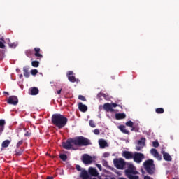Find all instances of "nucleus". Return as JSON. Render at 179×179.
<instances>
[{
    "mask_svg": "<svg viewBox=\"0 0 179 179\" xmlns=\"http://www.w3.org/2000/svg\"><path fill=\"white\" fill-rule=\"evenodd\" d=\"M113 164L116 169L123 170L124 167H125V165L127 164V162H125V160H124L122 158L115 159L113 160Z\"/></svg>",
    "mask_w": 179,
    "mask_h": 179,
    "instance_id": "20e7f679",
    "label": "nucleus"
},
{
    "mask_svg": "<svg viewBox=\"0 0 179 179\" xmlns=\"http://www.w3.org/2000/svg\"><path fill=\"white\" fill-rule=\"evenodd\" d=\"M52 124L59 129H61L68 124V118L61 114H53L52 116Z\"/></svg>",
    "mask_w": 179,
    "mask_h": 179,
    "instance_id": "f03ea898",
    "label": "nucleus"
},
{
    "mask_svg": "<svg viewBox=\"0 0 179 179\" xmlns=\"http://www.w3.org/2000/svg\"><path fill=\"white\" fill-rule=\"evenodd\" d=\"M5 94H7V96H9V92H4Z\"/></svg>",
    "mask_w": 179,
    "mask_h": 179,
    "instance_id": "5fc2aeb1",
    "label": "nucleus"
},
{
    "mask_svg": "<svg viewBox=\"0 0 179 179\" xmlns=\"http://www.w3.org/2000/svg\"><path fill=\"white\" fill-rule=\"evenodd\" d=\"M47 179H54V177H52V176H48Z\"/></svg>",
    "mask_w": 179,
    "mask_h": 179,
    "instance_id": "3c124183",
    "label": "nucleus"
},
{
    "mask_svg": "<svg viewBox=\"0 0 179 179\" xmlns=\"http://www.w3.org/2000/svg\"><path fill=\"white\" fill-rule=\"evenodd\" d=\"M5 39L3 38H0V48H5Z\"/></svg>",
    "mask_w": 179,
    "mask_h": 179,
    "instance_id": "bb28decb",
    "label": "nucleus"
},
{
    "mask_svg": "<svg viewBox=\"0 0 179 179\" xmlns=\"http://www.w3.org/2000/svg\"><path fill=\"white\" fill-rule=\"evenodd\" d=\"M16 155L17 156H22V155H23V150L21 149L20 150H16Z\"/></svg>",
    "mask_w": 179,
    "mask_h": 179,
    "instance_id": "2f4dec72",
    "label": "nucleus"
},
{
    "mask_svg": "<svg viewBox=\"0 0 179 179\" xmlns=\"http://www.w3.org/2000/svg\"><path fill=\"white\" fill-rule=\"evenodd\" d=\"M24 76L25 78H30V73H29V66L23 67Z\"/></svg>",
    "mask_w": 179,
    "mask_h": 179,
    "instance_id": "412c9836",
    "label": "nucleus"
},
{
    "mask_svg": "<svg viewBox=\"0 0 179 179\" xmlns=\"http://www.w3.org/2000/svg\"><path fill=\"white\" fill-rule=\"evenodd\" d=\"M103 110H105V111H107V113H109V111L110 113H113L114 111V109L111 108V103H106L103 104Z\"/></svg>",
    "mask_w": 179,
    "mask_h": 179,
    "instance_id": "ddd939ff",
    "label": "nucleus"
},
{
    "mask_svg": "<svg viewBox=\"0 0 179 179\" xmlns=\"http://www.w3.org/2000/svg\"><path fill=\"white\" fill-rule=\"evenodd\" d=\"M155 113H157V114H163V113H164V109H163V108H157L155 110Z\"/></svg>",
    "mask_w": 179,
    "mask_h": 179,
    "instance_id": "c85d7f7f",
    "label": "nucleus"
},
{
    "mask_svg": "<svg viewBox=\"0 0 179 179\" xmlns=\"http://www.w3.org/2000/svg\"><path fill=\"white\" fill-rule=\"evenodd\" d=\"M122 156H123V157L127 159V160H131V159L134 158V153H132L129 151H124L122 152Z\"/></svg>",
    "mask_w": 179,
    "mask_h": 179,
    "instance_id": "1a4fd4ad",
    "label": "nucleus"
},
{
    "mask_svg": "<svg viewBox=\"0 0 179 179\" xmlns=\"http://www.w3.org/2000/svg\"><path fill=\"white\" fill-rule=\"evenodd\" d=\"M150 178H151L150 176H148L144 177V179H150Z\"/></svg>",
    "mask_w": 179,
    "mask_h": 179,
    "instance_id": "8fccbe9b",
    "label": "nucleus"
},
{
    "mask_svg": "<svg viewBox=\"0 0 179 179\" xmlns=\"http://www.w3.org/2000/svg\"><path fill=\"white\" fill-rule=\"evenodd\" d=\"M161 153L163 155L164 160L166 162H171L173 160V158H171L170 154L166 152L165 151H162Z\"/></svg>",
    "mask_w": 179,
    "mask_h": 179,
    "instance_id": "f8f14e48",
    "label": "nucleus"
},
{
    "mask_svg": "<svg viewBox=\"0 0 179 179\" xmlns=\"http://www.w3.org/2000/svg\"><path fill=\"white\" fill-rule=\"evenodd\" d=\"M150 153L152 155V156H154V157L157 159V160H162V155H159V152H157V150L155 148L151 149Z\"/></svg>",
    "mask_w": 179,
    "mask_h": 179,
    "instance_id": "9d476101",
    "label": "nucleus"
},
{
    "mask_svg": "<svg viewBox=\"0 0 179 179\" xmlns=\"http://www.w3.org/2000/svg\"><path fill=\"white\" fill-rule=\"evenodd\" d=\"M127 117V115L125 113H116L115 118L116 120H124Z\"/></svg>",
    "mask_w": 179,
    "mask_h": 179,
    "instance_id": "aec40b11",
    "label": "nucleus"
},
{
    "mask_svg": "<svg viewBox=\"0 0 179 179\" xmlns=\"http://www.w3.org/2000/svg\"><path fill=\"white\" fill-rule=\"evenodd\" d=\"M6 124V122L3 119L0 120V134H2L3 132V130L5 129V125Z\"/></svg>",
    "mask_w": 179,
    "mask_h": 179,
    "instance_id": "a211bd4d",
    "label": "nucleus"
},
{
    "mask_svg": "<svg viewBox=\"0 0 179 179\" xmlns=\"http://www.w3.org/2000/svg\"><path fill=\"white\" fill-rule=\"evenodd\" d=\"M34 55L37 58V59H41L43 58V55H41V49L40 48H34Z\"/></svg>",
    "mask_w": 179,
    "mask_h": 179,
    "instance_id": "9b49d317",
    "label": "nucleus"
},
{
    "mask_svg": "<svg viewBox=\"0 0 179 179\" xmlns=\"http://www.w3.org/2000/svg\"><path fill=\"white\" fill-rule=\"evenodd\" d=\"M145 170L150 176L155 174V161L153 159H148L143 163Z\"/></svg>",
    "mask_w": 179,
    "mask_h": 179,
    "instance_id": "7ed1b4c3",
    "label": "nucleus"
},
{
    "mask_svg": "<svg viewBox=\"0 0 179 179\" xmlns=\"http://www.w3.org/2000/svg\"><path fill=\"white\" fill-rule=\"evenodd\" d=\"M78 99H79V100H81L82 101H86V98L83 95H79Z\"/></svg>",
    "mask_w": 179,
    "mask_h": 179,
    "instance_id": "c9c22d12",
    "label": "nucleus"
},
{
    "mask_svg": "<svg viewBox=\"0 0 179 179\" xmlns=\"http://www.w3.org/2000/svg\"><path fill=\"white\" fill-rule=\"evenodd\" d=\"M126 126L127 127H130V128H132V127H134V122L132 121H128L127 122H126Z\"/></svg>",
    "mask_w": 179,
    "mask_h": 179,
    "instance_id": "7c9ffc66",
    "label": "nucleus"
},
{
    "mask_svg": "<svg viewBox=\"0 0 179 179\" xmlns=\"http://www.w3.org/2000/svg\"><path fill=\"white\" fill-rule=\"evenodd\" d=\"M105 179H116L114 176H108Z\"/></svg>",
    "mask_w": 179,
    "mask_h": 179,
    "instance_id": "09e8293b",
    "label": "nucleus"
},
{
    "mask_svg": "<svg viewBox=\"0 0 179 179\" xmlns=\"http://www.w3.org/2000/svg\"><path fill=\"white\" fill-rule=\"evenodd\" d=\"M17 103H19V99L16 96H10L7 100V103L12 106H17Z\"/></svg>",
    "mask_w": 179,
    "mask_h": 179,
    "instance_id": "6e6552de",
    "label": "nucleus"
},
{
    "mask_svg": "<svg viewBox=\"0 0 179 179\" xmlns=\"http://www.w3.org/2000/svg\"><path fill=\"white\" fill-rule=\"evenodd\" d=\"M31 65L34 68H38L40 65V62L38 61H32L31 62Z\"/></svg>",
    "mask_w": 179,
    "mask_h": 179,
    "instance_id": "a878e982",
    "label": "nucleus"
},
{
    "mask_svg": "<svg viewBox=\"0 0 179 179\" xmlns=\"http://www.w3.org/2000/svg\"><path fill=\"white\" fill-rule=\"evenodd\" d=\"M90 126L92 128H96V124H94V122L93 120H90Z\"/></svg>",
    "mask_w": 179,
    "mask_h": 179,
    "instance_id": "f704fd0d",
    "label": "nucleus"
},
{
    "mask_svg": "<svg viewBox=\"0 0 179 179\" xmlns=\"http://www.w3.org/2000/svg\"><path fill=\"white\" fill-rule=\"evenodd\" d=\"M126 176L129 179H139V176L134 175L132 173Z\"/></svg>",
    "mask_w": 179,
    "mask_h": 179,
    "instance_id": "393cba45",
    "label": "nucleus"
},
{
    "mask_svg": "<svg viewBox=\"0 0 179 179\" xmlns=\"http://www.w3.org/2000/svg\"><path fill=\"white\" fill-rule=\"evenodd\" d=\"M22 145H23V140H20V141H18L16 146H17V148H20V146H22Z\"/></svg>",
    "mask_w": 179,
    "mask_h": 179,
    "instance_id": "4c0bfd02",
    "label": "nucleus"
},
{
    "mask_svg": "<svg viewBox=\"0 0 179 179\" xmlns=\"http://www.w3.org/2000/svg\"><path fill=\"white\" fill-rule=\"evenodd\" d=\"M89 173L92 177H97V176H99V172L97 171V169H96V168H93V167L89 168Z\"/></svg>",
    "mask_w": 179,
    "mask_h": 179,
    "instance_id": "4468645a",
    "label": "nucleus"
},
{
    "mask_svg": "<svg viewBox=\"0 0 179 179\" xmlns=\"http://www.w3.org/2000/svg\"><path fill=\"white\" fill-rule=\"evenodd\" d=\"M5 58V53L3 52H0V61H2Z\"/></svg>",
    "mask_w": 179,
    "mask_h": 179,
    "instance_id": "e433bc0d",
    "label": "nucleus"
},
{
    "mask_svg": "<svg viewBox=\"0 0 179 179\" xmlns=\"http://www.w3.org/2000/svg\"><path fill=\"white\" fill-rule=\"evenodd\" d=\"M23 78V74L20 75V78L22 79Z\"/></svg>",
    "mask_w": 179,
    "mask_h": 179,
    "instance_id": "864d4df0",
    "label": "nucleus"
},
{
    "mask_svg": "<svg viewBox=\"0 0 179 179\" xmlns=\"http://www.w3.org/2000/svg\"><path fill=\"white\" fill-rule=\"evenodd\" d=\"M72 75H73V71H70L66 73L67 78H69V76H73Z\"/></svg>",
    "mask_w": 179,
    "mask_h": 179,
    "instance_id": "ea45409f",
    "label": "nucleus"
},
{
    "mask_svg": "<svg viewBox=\"0 0 179 179\" xmlns=\"http://www.w3.org/2000/svg\"><path fill=\"white\" fill-rule=\"evenodd\" d=\"M31 73L34 76L36 73H38V71L37 69H32L31 70Z\"/></svg>",
    "mask_w": 179,
    "mask_h": 179,
    "instance_id": "72a5a7b5",
    "label": "nucleus"
},
{
    "mask_svg": "<svg viewBox=\"0 0 179 179\" xmlns=\"http://www.w3.org/2000/svg\"><path fill=\"white\" fill-rule=\"evenodd\" d=\"M143 159H145V155H143V153L134 152L133 155V160L135 162V163H137V164H141Z\"/></svg>",
    "mask_w": 179,
    "mask_h": 179,
    "instance_id": "423d86ee",
    "label": "nucleus"
},
{
    "mask_svg": "<svg viewBox=\"0 0 179 179\" xmlns=\"http://www.w3.org/2000/svg\"><path fill=\"white\" fill-rule=\"evenodd\" d=\"M78 108L80 111H82V113H86V111H87V106L83 104L82 102L78 103Z\"/></svg>",
    "mask_w": 179,
    "mask_h": 179,
    "instance_id": "dca6fc26",
    "label": "nucleus"
},
{
    "mask_svg": "<svg viewBox=\"0 0 179 179\" xmlns=\"http://www.w3.org/2000/svg\"><path fill=\"white\" fill-rule=\"evenodd\" d=\"M10 145V140H5L1 143L2 148H8Z\"/></svg>",
    "mask_w": 179,
    "mask_h": 179,
    "instance_id": "b1692460",
    "label": "nucleus"
},
{
    "mask_svg": "<svg viewBox=\"0 0 179 179\" xmlns=\"http://www.w3.org/2000/svg\"><path fill=\"white\" fill-rule=\"evenodd\" d=\"M125 174L126 176H128L129 174L136 175V174H139V172L136 171V168L135 167V166H134V164L131 163H128L127 169L125 170Z\"/></svg>",
    "mask_w": 179,
    "mask_h": 179,
    "instance_id": "39448f33",
    "label": "nucleus"
},
{
    "mask_svg": "<svg viewBox=\"0 0 179 179\" xmlns=\"http://www.w3.org/2000/svg\"><path fill=\"white\" fill-rule=\"evenodd\" d=\"M103 166L106 165V164H107V162L103 161Z\"/></svg>",
    "mask_w": 179,
    "mask_h": 179,
    "instance_id": "6e6d98bb",
    "label": "nucleus"
},
{
    "mask_svg": "<svg viewBox=\"0 0 179 179\" xmlns=\"http://www.w3.org/2000/svg\"><path fill=\"white\" fill-rule=\"evenodd\" d=\"M96 167L99 169V170H100V171H101V170H102L101 164H97Z\"/></svg>",
    "mask_w": 179,
    "mask_h": 179,
    "instance_id": "a18cd8bd",
    "label": "nucleus"
},
{
    "mask_svg": "<svg viewBox=\"0 0 179 179\" xmlns=\"http://www.w3.org/2000/svg\"><path fill=\"white\" fill-rule=\"evenodd\" d=\"M141 149H143V145H138L137 146H136V150H141Z\"/></svg>",
    "mask_w": 179,
    "mask_h": 179,
    "instance_id": "58836bf2",
    "label": "nucleus"
},
{
    "mask_svg": "<svg viewBox=\"0 0 179 179\" xmlns=\"http://www.w3.org/2000/svg\"><path fill=\"white\" fill-rule=\"evenodd\" d=\"M29 94H31V96H37L40 91L38 90V88L36 87H32L29 88Z\"/></svg>",
    "mask_w": 179,
    "mask_h": 179,
    "instance_id": "2eb2a0df",
    "label": "nucleus"
},
{
    "mask_svg": "<svg viewBox=\"0 0 179 179\" xmlns=\"http://www.w3.org/2000/svg\"><path fill=\"white\" fill-rule=\"evenodd\" d=\"M76 170H78V171H82V168L79 165H76Z\"/></svg>",
    "mask_w": 179,
    "mask_h": 179,
    "instance_id": "c03bdc74",
    "label": "nucleus"
},
{
    "mask_svg": "<svg viewBox=\"0 0 179 179\" xmlns=\"http://www.w3.org/2000/svg\"><path fill=\"white\" fill-rule=\"evenodd\" d=\"M160 144H159V141H153L152 142V146L154 148H159Z\"/></svg>",
    "mask_w": 179,
    "mask_h": 179,
    "instance_id": "473e14b6",
    "label": "nucleus"
},
{
    "mask_svg": "<svg viewBox=\"0 0 179 179\" xmlns=\"http://www.w3.org/2000/svg\"><path fill=\"white\" fill-rule=\"evenodd\" d=\"M30 135H31V134L29 131H27L25 134H24V136H30Z\"/></svg>",
    "mask_w": 179,
    "mask_h": 179,
    "instance_id": "de8ad7c7",
    "label": "nucleus"
},
{
    "mask_svg": "<svg viewBox=\"0 0 179 179\" xmlns=\"http://www.w3.org/2000/svg\"><path fill=\"white\" fill-rule=\"evenodd\" d=\"M73 145H75V146H89V145H92V142H90L89 138L78 136L75 138H69L66 142H63L62 144L64 149H66L67 150L72 149Z\"/></svg>",
    "mask_w": 179,
    "mask_h": 179,
    "instance_id": "f257e3e1",
    "label": "nucleus"
},
{
    "mask_svg": "<svg viewBox=\"0 0 179 179\" xmlns=\"http://www.w3.org/2000/svg\"><path fill=\"white\" fill-rule=\"evenodd\" d=\"M99 143L100 148H101L102 149H104V148L107 146V141H106V140L101 139L99 140Z\"/></svg>",
    "mask_w": 179,
    "mask_h": 179,
    "instance_id": "4be33fe9",
    "label": "nucleus"
},
{
    "mask_svg": "<svg viewBox=\"0 0 179 179\" xmlns=\"http://www.w3.org/2000/svg\"><path fill=\"white\" fill-rule=\"evenodd\" d=\"M118 129L122 132V134H126V135L129 134V131L126 129V127L124 125H120L118 127Z\"/></svg>",
    "mask_w": 179,
    "mask_h": 179,
    "instance_id": "6ab92c4d",
    "label": "nucleus"
},
{
    "mask_svg": "<svg viewBox=\"0 0 179 179\" xmlns=\"http://www.w3.org/2000/svg\"><path fill=\"white\" fill-rule=\"evenodd\" d=\"M174 179V178H173Z\"/></svg>",
    "mask_w": 179,
    "mask_h": 179,
    "instance_id": "13d9d810",
    "label": "nucleus"
},
{
    "mask_svg": "<svg viewBox=\"0 0 179 179\" xmlns=\"http://www.w3.org/2000/svg\"><path fill=\"white\" fill-rule=\"evenodd\" d=\"M110 106H111V108H115V107H120V105L117 104V103H110Z\"/></svg>",
    "mask_w": 179,
    "mask_h": 179,
    "instance_id": "a19ab883",
    "label": "nucleus"
},
{
    "mask_svg": "<svg viewBox=\"0 0 179 179\" xmlns=\"http://www.w3.org/2000/svg\"><path fill=\"white\" fill-rule=\"evenodd\" d=\"M94 134H95V135H100V131L99 129H96L94 131Z\"/></svg>",
    "mask_w": 179,
    "mask_h": 179,
    "instance_id": "79ce46f5",
    "label": "nucleus"
},
{
    "mask_svg": "<svg viewBox=\"0 0 179 179\" xmlns=\"http://www.w3.org/2000/svg\"><path fill=\"white\" fill-rule=\"evenodd\" d=\"M139 129L132 126L131 131H135V132H138Z\"/></svg>",
    "mask_w": 179,
    "mask_h": 179,
    "instance_id": "37998d69",
    "label": "nucleus"
},
{
    "mask_svg": "<svg viewBox=\"0 0 179 179\" xmlns=\"http://www.w3.org/2000/svg\"><path fill=\"white\" fill-rule=\"evenodd\" d=\"M81 160L84 164H92L93 163V157L87 154L83 155Z\"/></svg>",
    "mask_w": 179,
    "mask_h": 179,
    "instance_id": "0eeeda50",
    "label": "nucleus"
},
{
    "mask_svg": "<svg viewBox=\"0 0 179 179\" xmlns=\"http://www.w3.org/2000/svg\"><path fill=\"white\" fill-rule=\"evenodd\" d=\"M67 78L69 82H71L72 83H75V82L78 83V82H79V79H76V78H75L73 76H71Z\"/></svg>",
    "mask_w": 179,
    "mask_h": 179,
    "instance_id": "5701e85b",
    "label": "nucleus"
},
{
    "mask_svg": "<svg viewBox=\"0 0 179 179\" xmlns=\"http://www.w3.org/2000/svg\"><path fill=\"white\" fill-rule=\"evenodd\" d=\"M62 90L57 91V94H61Z\"/></svg>",
    "mask_w": 179,
    "mask_h": 179,
    "instance_id": "603ef678",
    "label": "nucleus"
},
{
    "mask_svg": "<svg viewBox=\"0 0 179 179\" xmlns=\"http://www.w3.org/2000/svg\"><path fill=\"white\" fill-rule=\"evenodd\" d=\"M59 157L63 162H66V159H68V156H66L65 154H61Z\"/></svg>",
    "mask_w": 179,
    "mask_h": 179,
    "instance_id": "c756f323",
    "label": "nucleus"
},
{
    "mask_svg": "<svg viewBox=\"0 0 179 179\" xmlns=\"http://www.w3.org/2000/svg\"><path fill=\"white\" fill-rule=\"evenodd\" d=\"M80 177L82 179H91L89 173H87V171L83 170L80 173Z\"/></svg>",
    "mask_w": 179,
    "mask_h": 179,
    "instance_id": "f3484780",
    "label": "nucleus"
},
{
    "mask_svg": "<svg viewBox=\"0 0 179 179\" xmlns=\"http://www.w3.org/2000/svg\"><path fill=\"white\" fill-rule=\"evenodd\" d=\"M2 135V133H0V136Z\"/></svg>",
    "mask_w": 179,
    "mask_h": 179,
    "instance_id": "4d7b16f0",
    "label": "nucleus"
},
{
    "mask_svg": "<svg viewBox=\"0 0 179 179\" xmlns=\"http://www.w3.org/2000/svg\"><path fill=\"white\" fill-rule=\"evenodd\" d=\"M108 156H110V153H108V152L103 153V157H108Z\"/></svg>",
    "mask_w": 179,
    "mask_h": 179,
    "instance_id": "49530a36",
    "label": "nucleus"
},
{
    "mask_svg": "<svg viewBox=\"0 0 179 179\" xmlns=\"http://www.w3.org/2000/svg\"><path fill=\"white\" fill-rule=\"evenodd\" d=\"M145 138H141L140 141H138V145L140 146H145Z\"/></svg>",
    "mask_w": 179,
    "mask_h": 179,
    "instance_id": "cd10ccee",
    "label": "nucleus"
}]
</instances>
